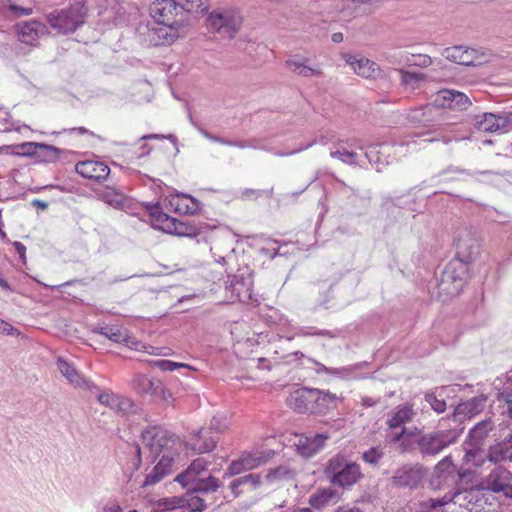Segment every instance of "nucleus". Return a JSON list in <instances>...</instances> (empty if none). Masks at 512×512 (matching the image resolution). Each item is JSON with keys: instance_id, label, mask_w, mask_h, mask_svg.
<instances>
[{"instance_id": "338daca9", "label": "nucleus", "mask_w": 512, "mask_h": 512, "mask_svg": "<svg viewBox=\"0 0 512 512\" xmlns=\"http://www.w3.org/2000/svg\"><path fill=\"white\" fill-rule=\"evenodd\" d=\"M103 512H123L122 508L115 503L108 504L103 508Z\"/></svg>"}, {"instance_id": "c9c22d12", "label": "nucleus", "mask_w": 512, "mask_h": 512, "mask_svg": "<svg viewBox=\"0 0 512 512\" xmlns=\"http://www.w3.org/2000/svg\"><path fill=\"white\" fill-rule=\"evenodd\" d=\"M338 497V493L331 487L320 488L309 497V504L320 509Z\"/></svg>"}, {"instance_id": "e2e57ef3", "label": "nucleus", "mask_w": 512, "mask_h": 512, "mask_svg": "<svg viewBox=\"0 0 512 512\" xmlns=\"http://www.w3.org/2000/svg\"><path fill=\"white\" fill-rule=\"evenodd\" d=\"M10 10L16 15V16H27L32 13L31 8H25L18 5H11Z\"/></svg>"}, {"instance_id": "4d7b16f0", "label": "nucleus", "mask_w": 512, "mask_h": 512, "mask_svg": "<svg viewBox=\"0 0 512 512\" xmlns=\"http://www.w3.org/2000/svg\"><path fill=\"white\" fill-rule=\"evenodd\" d=\"M153 397L162 400L166 404H171L174 401L172 393L164 387V385L161 381H160V389H156Z\"/></svg>"}, {"instance_id": "69168bd1", "label": "nucleus", "mask_w": 512, "mask_h": 512, "mask_svg": "<svg viewBox=\"0 0 512 512\" xmlns=\"http://www.w3.org/2000/svg\"><path fill=\"white\" fill-rule=\"evenodd\" d=\"M203 136L205 138H207L208 140H210V141H213V142H216V143H220V144H223V145H228V139L212 135V134H210L207 131L203 132Z\"/></svg>"}, {"instance_id": "8fccbe9b", "label": "nucleus", "mask_w": 512, "mask_h": 512, "mask_svg": "<svg viewBox=\"0 0 512 512\" xmlns=\"http://www.w3.org/2000/svg\"><path fill=\"white\" fill-rule=\"evenodd\" d=\"M152 365L165 372L174 371L180 368H190V366L187 364L173 362L170 360H156L152 362Z\"/></svg>"}, {"instance_id": "3c124183", "label": "nucleus", "mask_w": 512, "mask_h": 512, "mask_svg": "<svg viewBox=\"0 0 512 512\" xmlns=\"http://www.w3.org/2000/svg\"><path fill=\"white\" fill-rule=\"evenodd\" d=\"M332 158H338L341 162L349 165L356 164L357 153L345 149L332 151L330 153Z\"/></svg>"}, {"instance_id": "dca6fc26", "label": "nucleus", "mask_w": 512, "mask_h": 512, "mask_svg": "<svg viewBox=\"0 0 512 512\" xmlns=\"http://www.w3.org/2000/svg\"><path fill=\"white\" fill-rule=\"evenodd\" d=\"M416 411L413 406L409 403L396 406L391 412H389L386 419V425L389 432L399 431L403 428H407L406 424L411 423L416 417Z\"/></svg>"}, {"instance_id": "6e6552de", "label": "nucleus", "mask_w": 512, "mask_h": 512, "mask_svg": "<svg viewBox=\"0 0 512 512\" xmlns=\"http://www.w3.org/2000/svg\"><path fill=\"white\" fill-rule=\"evenodd\" d=\"M208 27L221 37L232 38L239 30L242 18L233 10H215L210 13Z\"/></svg>"}, {"instance_id": "0e129e2a", "label": "nucleus", "mask_w": 512, "mask_h": 512, "mask_svg": "<svg viewBox=\"0 0 512 512\" xmlns=\"http://www.w3.org/2000/svg\"><path fill=\"white\" fill-rule=\"evenodd\" d=\"M432 59L428 55L419 54L417 56V60L413 62L414 65L421 66V67H427L431 65Z\"/></svg>"}, {"instance_id": "79ce46f5", "label": "nucleus", "mask_w": 512, "mask_h": 512, "mask_svg": "<svg viewBox=\"0 0 512 512\" xmlns=\"http://www.w3.org/2000/svg\"><path fill=\"white\" fill-rule=\"evenodd\" d=\"M61 150L55 146L40 143L37 158L45 162H55L60 157Z\"/></svg>"}, {"instance_id": "aec40b11", "label": "nucleus", "mask_w": 512, "mask_h": 512, "mask_svg": "<svg viewBox=\"0 0 512 512\" xmlns=\"http://www.w3.org/2000/svg\"><path fill=\"white\" fill-rule=\"evenodd\" d=\"M419 435L420 429L413 427L403 428L395 432H388L387 438L389 439L390 443L397 446V449L401 453H408L415 449L417 445L416 439L419 437Z\"/></svg>"}, {"instance_id": "473e14b6", "label": "nucleus", "mask_w": 512, "mask_h": 512, "mask_svg": "<svg viewBox=\"0 0 512 512\" xmlns=\"http://www.w3.org/2000/svg\"><path fill=\"white\" fill-rule=\"evenodd\" d=\"M208 432L204 429L198 430L194 438L191 439L190 448L197 453H208L212 451L217 443V439L208 436Z\"/></svg>"}, {"instance_id": "e433bc0d", "label": "nucleus", "mask_w": 512, "mask_h": 512, "mask_svg": "<svg viewBox=\"0 0 512 512\" xmlns=\"http://www.w3.org/2000/svg\"><path fill=\"white\" fill-rule=\"evenodd\" d=\"M273 454L274 453L269 450L267 452L246 453L240 458L243 461L245 468L247 470H251L266 463Z\"/></svg>"}, {"instance_id": "393cba45", "label": "nucleus", "mask_w": 512, "mask_h": 512, "mask_svg": "<svg viewBox=\"0 0 512 512\" xmlns=\"http://www.w3.org/2000/svg\"><path fill=\"white\" fill-rule=\"evenodd\" d=\"M18 27L21 42L29 45H34L41 36L47 33L46 25L37 20L23 22Z\"/></svg>"}, {"instance_id": "603ef678", "label": "nucleus", "mask_w": 512, "mask_h": 512, "mask_svg": "<svg viewBox=\"0 0 512 512\" xmlns=\"http://www.w3.org/2000/svg\"><path fill=\"white\" fill-rule=\"evenodd\" d=\"M40 143L36 142H25L17 146L18 151L16 152L17 155L21 156H35L37 157V153L39 151Z\"/></svg>"}, {"instance_id": "a18cd8bd", "label": "nucleus", "mask_w": 512, "mask_h": 512, "mask_svg": "<svg viewBox=\"0 0 512 512\" xmlns=\"http://www.w3.org/2000/svg\"><path fill=\"white\" fill-rule=\"evenodd\" d=\"M383 457L384 450L380 446L371 447L362 454L363 461L371 465L379 464Z\"/></svg>"}, {"instance_id": "6e6d98bb", "label": "nucleus", "mask_w": 512, "mask_h": 512, "mask_svg": "<svg viewBox=\"0 0 512 512\" xmlns=\"http://www.w3.org/2000/svg\"><path fill=\"white\" fill-rule=\"evenodd\" d=\"M244 471H247V469L245 468L244 463L241 460V458H239L238 460H234L230 463V465L226 469L224 475L228 476V477H232V476L238 475Z\"/></svg>"}, {"instance_id": "de8ad7c7", "label": "nucleus", "mask_w": 512, "mask_h": 512, "mask_svg": "<svg viewBox=\"0 0 512 512\" xmlns=\"http://www.w3.org/2000/svg\"><path fill=\"white\" fill-rule=\"evenodd\" d=\"M425 400L429 403L431 408L437 413H443L446 410V402L444 399L438 398L436 392H427Z\"/></svg>"}, {"instance_id": "c756f323", "label": "nucleus", "mask_w": 512, "mask_h": 512, "mask_svg": "<svg viewBox=\"0 0 512 512\" xmlns=\"http://www.w3.org/2000/svg\"><path fill=\"white\" fill-rule=\"evenodd\" d=\"M130 385L138 394L154 396L156 389H160V380L150 379L144 374L135 373Z\"/></svg>"}, {"instance_id": "9b49d317", "label": "nucleus", "mask_w": 512, "mask_h": 512, "mask_svg": "<svg viewBox=\"0 0 512 512\" xmlns=\"http://www.w3.org/2000/svg\"><path fill=\"white\" fill-rule=\"evenodd\" d=\"M189 491L186 497L164 499L163 502L159 504V507L163 506L161 512H201L208 507L206 504V496L201 493H195L193 490Z\"/></svg>"}, {"instance_id": "4be33fe9", "label": "nucleus", "mask_w": 512, "mask_h": 512, "mask_svg": "<svg viewBox=\"0 0 512 512\" xmlns=\"http://www.w3.org/2000/svg\"><path fill=\"white\" fill-rule=\"evenodd\" d=\"M314 389L299 388L287 397V405L298 413L310 412L313 414Z\"/></svg>"}, {"instance_id": "58836bf2", "label": "nucleus", "mask_w": 512, "mask_h": 512, "mask_svg": "<svg viewBox=\"0 0 512 512\" xmlns=\"http://www.w3.org/2000/svg\"><path fill=\"white\" fill-rule=\"evenodd\" d=\"M176 210L184 214H195L200 209V202L190 195H178Z\"/></svg>"}, {"instance_id": "ddd939ff", "label": "nucleus", "mask_w": 512, "mask_h": 512, "mask_svg": "<svg viewBox=\"0 0 512 512\" xmlns=\"http://www.w3.org/2000/svg\"><path fill=\"white\" fill-rule=\"evenodd\" d=\"M512 473L507 468L495 466L485 479L486 487L496 493H503L506 498L512 499Z\"/></svg>"}, {"instance_id": "b1692460", "label": "nucleus", "mask_w": 512, "mask_h": 512, "mask_svg": "<svg viewBox=\"0 0 512 512\" xmlns=\"http://www.w3.org/2000/svg\"><path fill=\"white\" fill-rule=\"evenodd\" d=\"M57 367L61 374L72 384L81 387L86 390L96 389L98 386L95 385L89 379L84 378L69 362L59 357L57 360Z\"/></svg>"}, {"instance_id": "20e7f679", "label": "nucleus", "mask_w": 512, "mask_h": 512, "mask_svg": "<svg viewBox=\"0 0 512 512\" xmlns=\"http://www.w3.org/2000/svg\"><path fill=\"white\" fill-rule=\"evenodd\" d=\"M143 449L148 450L152 461L164 453L175 455L174 447L179 444L178 439L166 429L159 426H151L142 432Z\"/></svg>"}, {"instance_id": "1a4fd4ad", "label": "nucleus", "mask_w": 512, "mask_h": 512, "mask_svg": "<svg viewBox=\"0 0 512 512\" xmlns=\"http://www.w3.org/2000/svg\"><path fill=\"white\" fill-rule=\"evenodd\" d=\"M426 475L427 470L423 465L419 463L404 464L393 472L390 480L395 488L414 490L422 485Z\"/></svg>"}, {"instance_id": "5701e85b", "label": "nucleus", "mask_w": 512, "mask_h": 512, "mask_svg": "<svg viewBox=\"0 0 512 512\" xmlns=\"http://www.w3.org/2000/svg\"><path fill=\"white\" fill-rule=\"evenodd\" d=\"M447 500L470 512H478V508L482 506L479 492L473 489L457 491L451 497L447 496Z\"/></svg>"}, {"instance_id": "412c9836", "label": "nucleus", "mask_w": 512, "mask_h": 512, "mask_svg": "<svg viewBox=\"0 0 512 512\" xmlns=\"http://www.w3.org/2000/svg\"><path fill=\"white\" fill-rule=\"evenodd\" d=\"M158 458L156 465L146 474L142 487L155 485L172 473L175 462L174 456L164 453Z\"/></svg>"}, {"instance_id": "0eeeda50", "label": "nucleus", "mask_w": 512, "mask_h": 512, "mask_svg": "<svg viewBox=\"0 0 512 512\" xmlns=\"http://www.w3.org/2000/svg\"><path fill=\"white\" fill-rule=\"evenodd\" d=\"M494 438L486 451V461L494 464L503 461L512 460V428L509 426H501L497 432L492 434Z\"/></svg>"}, {"instance_id": "052dcab7", "label": "nucleus", "mask_w": 512, "mask_h": 512, "mask_svg": "<svg viewBox=\"0 0 512 512\" xmlns=\"http://www.w3.org/2000/svg\"><path fill=\"white\" fill-rule=\"evenodd\" d=\"M209 429L215 432H223L226 429V424L222 418L214 416L210 421Z\"/></svg>"}, {"instance_id": "09e8293b", "label": "nucleus", "mask_w": 512, "mask_h": 512, "mask_svg": "<svg viewBox=\"0 0 512 512\" xmlns=\"http://www.w3.org/2000/svg\"><path fill=\"white\" fill-rule=\"evenodd\" d=\"M89 391L96 396L99 403L112 409L117 394H114L111 391H100L99 388L98 391L96 389Z\"/></svg>"}, {"instance_id": "bf43d9fd", "label": "nucleus", "mask_w": 512, "mask_h": 512, "mask_svg": "<svg viewBox=\"0 0 512 512\" xmlns=\"http://www.w3.org/2000/svg\"><path fill=\"white\" fill-rule=\"evenodd\" d=\"M305 62H308L307 58L296 57L294 59L287 60L286 66L290 71L297 73Z\"/></svg>"}, {"instance_id": "2eb2a0df", "label": "nucleus", "mask_w": 512, "mask_h": 512, "mask_svg": "<svg viewBox=\"0 0 512 512\" xmlns=\"http://www.w3.org/2000/svg\"><path fill=\"white\" fill-rule=\"evenodd\" d=\"M434 102L439 107L459 111L467 110L471 105L466 94L453 89H443L437 92Z\"/></svg>"}, {"instance_id": "a878e982", "label": "nucleus", "mask_w": 512, "mask_h": 512, "mask_svg": "<svg viewBox=\"0 0 512 512\" xmlns=\"http://www.w3.org/2000/svg\"><path fill=\"white\" fill-rule=\"evenodd\" d=\"M345 59L354 72L363 78H374L379 72V66L367 58L357 55H347Z\"/></svg>"}, {"instance_id": "f3484780", "label": "nucleus", "mask_w": 512, "mask_h": 512, "mask_svg": "<svg viewBox=\"0 0 512 512\" xmlns=\"http://www.w3.org/2000/svg\"><path fill=\"white\" fill-rule=\"evenodd\" d=\"M329 438L330 435L327 433L301 435L295 443V446L301 456L311 458L324 448Z\"/></svg>"}, {"instance_id": "7c9ffc66", "label": "nucleus", "mask_w": 512, "mask_h": 512, "mask_svg": "<svg viewBox=\"0 0 512 512\" xmlns=\"http://www.w3.org/2000/svg\"><path fill=\"white\" fill-rule=\"evenodd\" d=\"M208 461L204 458L195 459L185 472L179 474L175 480L182 484L183 487H188L189 484L200 478V474L206 470Z\"/></svg>"}, {"instance_id": "7ed1b4c3", "label": "nucleus", "mask_w": 512, "mask_h": 512, "mask_svg": "<svg viewBox=\"0 0 512 512\" xmlns=\"http://www.w3.org/2000/svg\"><path fill=\"white\" fill-rule=\"evenodd\" d=\"M324 473L331 484L341 488H349L362 478L359 464L341 455L329 459Z\"/></svg>"}, {"instance_id": "37998d69", "label": "nucleus", "mask_w": 512, "mask_h": 512, "mask_svg": "<svg viewBox=\"0 0 512 512\" xmlns=\"http://www.w3.org/2000/svg\"><path fill=\"white\" fill-rule=\"evenodd\" d=\"M146 210L154 221L166 227L171 217L162 211L159 203H147Z\"/></svg>"}, {"instance_id": "6ab92c4d", "label": "nucleus", "mask_w": 512, "mask_h": 512, "mask_svg": "<svg viewBox=\"0 0 512 512\" xmlns=\"http://www.w3.org/2000/svg\"><path fill=\"white\" fill-rule=\"evenodd\" d=\"M75 171L84 178L101 182L110 174V168L102 161L85 160L79 161L75 165Z\"/></svg>"}, {"instance_id": "f257e3e1", "label": "nucleus", "mask_w": 512, "mask_h": 512, "mask_svg": "<svg viewBox=\"0 0 512 512\" xmlns=\"http://www.w3.org/2000/svg\"><path fill=\"white\" fill-rule=\"evenodd\" d=\"M207 9V0H156L149 12L157 23L174 28L183 24L186 13H204Z\"/></svg>"}, {"instance_id": "39448f33", "label": "nucleus", "mask_w": 512, "mask_h": 512, "mask_svg": "<svg viewBox=\"0 0 512 512\" xmlns=\"http://www.w3.org/2000/svg\"><path fill=\"white\" fill-rule=\"evenodd\" d=\"M460 431L456 429L438 430L426 434L420 431L416 439L417 446L423 456H436L444 449L457 442Z\"/></svg>"}, {"instance_id": "f704fd0d", "label": "nucleus", "mask_w": 512, "mask_h": 512, "mask_svg": "<svg viewBox=\"0 0 512 512\" xmlns=\"http://www.w3.org/2000/svg\"><path fill=\"white\" fill-rule=\"evenodd\" d=\"M189 485H191L189 490H193L195 493H201L207 497L209 494L216 492L221 486V483L218 478L208 476L206 478H199Z\"/></svg>"}, {"instance_id": "13d9d810", "label": "nucleus", "mask_w": 512, "mask_h": 512, "mask_svg": "<svg viewBox=\"0 0 512 512\" xmlns=\"http://www.w3.org/2000/svg\"><path fill=\"white\" fill-rule=\"evenodd\" d=\"M307 63L308 62H305L302 65V67L297 71L296 74H298L299 76H302V77H311L314 75H317V76L322 75V72L319 69H314V68L310 67Z\"/></svg>"}, {"instance_id": "bb28decb", "label": "nucleus", "mask_w": 512, "mask_h": 512, "mask_svg": "<svg viewBox=\"0 0 512 512\" xmlns=\"http://www.w3.org/2000/svg\"><path fill=\"white\" fill-rule=\"evenodd\" d=\"M497 390V400L507 405V412L512 418V370L506 373L504 377L497 378L493 383Z\"/></svg>"}, {"instance_id": "f03ea898", "label": "nucleus", "mask_w": 512, "mask_h": 512, "mask_svg": "<svg viewBox=\"0 0 512 512\" xmlns=\"http://www.w3.org/2000/svg\"><path fill=\"white\" fill-rule=\"evenodd\" d=\"M495 430V423L487 418L476 423L469 431L463 443L465 451L464 460L476 467H481L486 462V439Z\"/></svg>"}, {"instance_id": "680f3d73", "label": "nucleus", "mask_w": 512, "mask_h": 512, "mask_svg": "<svg viewBox=\"0 0 512 512\" xmlns=\"http://www.w3.org/2000/svg\"><path fill=\"white\" fill-rule=\"evenodd\" d=\"M248 148L271 151V149L266 148L263 145V140L261 138L256 137L248 139Z\"/></svg>"}, {"instance_id": "5fc2aeb1", "label": "nucleus", "mask_w": 512, "mask_h": 512, "mask_svg": "<svg viewBox=\"0 0 512 512\" xmlns=\"http://www.w3.org/2000/svg\"><path fill=\"white\" fill-rule=\"evenodd\" d=\"M466 50L463 46H454L445 49V57L448 60H451L457 64H461V60L464 56V51Z\"/></svg>"}, {"instance_id": "423d86ee", "label": "nucleus", "mask_w": 512, "mask_h": 512, "mask_svg": "<svg viewBox=\"0 0 512 512\" xmlns=\"http://www.w3.org/2000/svg\"><path fill=\"white\" fill-rule=\"evenodd\" d=\"M468 264L465 261L453 258L446 265L438 283L440 293L447 296H457L460 293L466 282Z\"/></svg>"}, {"instance_id": "c03bdc74", "label": "nucleus", "mask_w": 512, "mask_h": 512, "mask_svg": "<svg viewBox=\"0 0 512 512\" xmlns=\"http://www.w3.org/2000/svg\"><path fill=\"white\" fill-rule=\"evenodd\" d=\"M294 477V472L287 466H279L275 469L270 470L266 478L269 482L279 481V480H289Z\"/></svg>"}, {"instance_id": "9d476101", "label": "nucleus", "mask_w": 512, "mask_h": 512, "mask_svg": "<svg viewBox=\"0 0 512 512\" xmlns=\"http://www.w3.org/2000/svg\"><path fill=\"white\" fill-rule=\"evenodd\" d=\"M456 259L471 263L480 253V243L476 231L472 228L463 227L457 231L454 239Z\"/></svg>"}, {"instance_id": "2f4dec72", "label": "nucleus", "mask_w": 512, "mask_h": 512, "mask_svg": "<svg viewBox=\"0 0 512 512\" xmlns=\"http://www.w3.org/2000/svg\"><path fill=\"white\" fill-rule=\"evenodd\" d=\"M167 232L177 236L196 237L200 234V228L190 222L177 220L173 217L169 220L166 227H163Z\"/></svg>"}, {"instance_id": "774afa93", "label": "nucleus", "mask_w": 512, "mask_h": 512, "mask_svg": "<svg viewBox=\"0 0 512 512\" xmlns=\"http://www.w3.org/2000/svg\"><path fill=\"white\" fill-rule=\"evenodd\" d=\"M335 512H362L358 507L342 506L339 507Z\"/></svg>"}, {"instance_id": "a19ab883", "label": "nucleus", "mask_w": 512, "mask_h": 512, "mask_svg": "<svg viewBox=\"0 0 512 512\" xmlns=\"http://www.w3.org/2000/svg\"><path fill=\"white\" fill-rule=\"evenodd\" d=\"M486 61H488V55H486L484 52H479L478 50L472 48H466L460 65L480 66Z\"/></svg>"}, {"instance_id": "4468645a", "label": "nucleus", "mask_w": 512, "mask_h": 512, "mask_svg": "<svg viewBox=\"0 0 512 512\" xmlns=\"http://www.w3.org/2000/svg\"><path fill=\"white\" fill-rule=\"evenodd\" d=\"M48 21L51 27L62 34L74 32L83 20L74 10H62L57 14H50Z\"/></svg>"}, {"instance_id": "864d4df0", "label": "nucleus", "mask_w": 512, "mask_h": 512, "mask_svg": "<svg viewBox=\"0 0 512 512\" xmlns=\"http://www.w3.org/2000/svg\"><path fill=\"white\" fill-rule=\"evenodd\" d=\"M401 82L404 85L414 86L424 79V74L400 70Z\"/></svg>"}, {"instance_id": "f8f14e48", "label": "nucleus", "mask_w": 512, "mask_h": 512, "mask_svg": "<svg viewBox=\"0 0 512 512\" xmlns=\"http://www.w3.org/2000/svg\"><path fill=\"white\" fill-rule=\"evenodd\" d=\"M475 127L481 132H496L512 127V112L483 113L475 117Z\"/></svg>"}, {"instance_id": "4c0bfd02", "label": "nucleus", "mask_w": 512, "mask_h": 512, "mask_svg": "<svg viewBox=\"0 0 512 512\" xmlns=\"http://www.w3.org/2000/svg\"><path fill=\"white\" fill-rule=\"evenodd\" d=\"M435 475L442 481H447L449 478L454 479L456 473V466L452 462L450 456L443 458L434 469Z\"/></svg>"}, {"instance_id": "c85d7f7f", "label": "nucleus", "mask_w": 512, "mask_h": 512, "mask_svg": "<svg viewBox=\"0 0 512 512\" xmlns=\"http://www.w3.org/2000/svg\"><path fill=\"white\" fill-rule=\"evenodd\" d=\"M487 402L485 395L475 396L465 402L460 403L454 411V416L463 415L464 417L471 418L481 411H483Z\"/></svg>"}, {"instance_id": "cd10ccee", "label": "nucleus", "mask_w": 512, "mask_h": 512, "mask_svg": "<svg viewBox=\"0 0 512 512\" xmlns=\"http://www.w3.org/2000/svg\"><path fill=\"white\" fill-rule=\"evenodd\" d=\"M313 414L323 415L336 408L337 396L329 391L314 389Z\"/></svg>"}, {"instance_id": "49530a36", "label": "nucleus", "mask_w": 512, "mask_h": 512, "mask_svg": "<svg viewBox=\"0 0 512 512\" xmlns=\"http://www.w3.org/2000/svg\"><path fill=\"white\" fill-rule=\"evenodd\" d=\"M134 408V403L131 399L121 395L116 396L112 409L118 413L127 414Z\"/></svg>"}, {"instance_id": "72a5a7b5", "label": "nucleus", "mask_w": 512, "mask_h": 512, "mask_svg": "<svg viewBox=\"0 0 512 512\" xmlns=\"http://www.w3.org/2000/svg\"><path fill=\"white\" fill-rule=\"evenodd\" d=\"M261 484V478L259 474H247L244 476H241L239 478H236L230 483L229 488L231 489V492L233 494V497H238L242 490L240 487L247 486L250 490L257 489Z\"/></svg>"}, {"instance_id": "ea45409f", "label": "nucleus", "mask_w": 512, "mask_h": 512, "mask_svg": "<svg viewBox=\"0 0 512 512\" xmlns=\"http://www.w3.org/2000/svg\"><path fill=\"white\" fill-rule=\"evenodd\" d=\"M101 199L115 207V208H121L124 206L126 202V197L124 193L118 189L107 187L102 193H101Z\"/></svg>"}, {"instance_id": "a211bd4d", "label": "nucleus", "mask_w": 512, "mask_h": 512, "mask_svg": "<svg viewBox=\"0 0 512 512\" xmlns=\"http://www.w3.org/2000/svg\"><path fill=\"white\" fill-rule=\"evenodd\" d=\"M93 332L103 335L115 343H123L126 346L133 348L135 350L146 349L144 344L137 341L135 338L129 336L128 331L126 329L121 328L120 326L107 325L103 327H97L93 329Z\"/></svg>"}]
</instances>
